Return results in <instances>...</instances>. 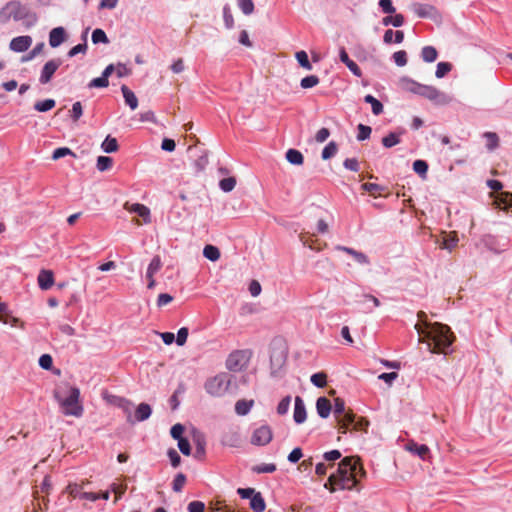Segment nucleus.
Segmentation results:
<instances>
[{
  "label": "nucleus",
  "mask_w": 512,
  "mask_h": 512,
  "mask_svg": "<svg viewBox=\"0 0 512 512\" xmlns=\"http://www.w3.org/2000/svg\"><path fill=\"white\" fill-rule=\"evenodd\" d=\"M38 285L40 289L42 290H48L50 289L54 284V275L53 272L50 270H41L38 278Z\"/></svg>",
  "instance_id": "nucleus-16"
},
{
  "label": "nucleus",
  "mask_w": 512,
  "mask_h": 512,
  "mask_svg": "<svg viewBox=\"0 0 512 512\" xmlns=\"http://www.w3.org/2000/svg\"><path fill=\"white\" fill-rule=\"evenodd\" d=\"M403 132H390L388 135L382 138V144L385 148H392L400 143V136Z\"/></svg>",
  "instance_id": "nucleus-25"
},
{
  "label": "nucleus",
  "mask_w": 512,
  "mask_h": 512,
  "mask_svg": "<svg viewBox=\"0 0 512 512\" xmlns=\"http://www.w3.org/2000/svg\"><path fill=\"white\" fill-rule=\"evenodd\" d=\"M32 44V38L28 35L18 36L11 40L9 48L14 52H24Z\"/></svg>",
  "instance_id": "nucleus-12"
},
{
  "label": "nucleus",
  "mask_w": 512,
  "mask_h": 512,
  "mask_svg": "<svg viewBox=\"0 0 512 512\" xmlns=\"http://www.w3.org/2000/svg\"><path fill=\"white\" fill-rule=\"evenodd\" d=\"M250 507L254 512H263L265 510V501L260 492H256L250 500Z\"/></svg>",
  "instance_id": "nucleus-26"
},
{
  "label": "nucleus",
  "mask_w": 512,
  "mask_h": 512,
  "mask_svg": "<svg viewBox=\"0 0 512 512\" xmlns=\"http://www.w3.org/2000/svg\"><path fill=\"white\" fill-rule=\"evenodd\" d=\"M382 24L384 26L401 27L404 24V16L402 14H387L382 19Z\"/></svg>",
  "instance_id": "nucleus-24"
},
{
  "label": "nucleus",
  "mask_w": 512,
  "mask_h": 512,
  "mask_svg": "<svg viewBox=\"0 0 512 512\" xmlns=\"http://www.w3.org/2000/svg\"><path fill=\"white\" fill-rule=\"evenodd\" d=\"M303 456L302 450L299 447L294 448L288 455V461L290 463H297Z\"/></svg>",
  "instance_id": "nucleus-63"
},
{
  "label": "nucleus",
  "mask_w": 512,
  "mask_h": 512,
  "mask_svg": "<svg viewBox=\"0 0 512 512\" xmlns=\"http://www.w3.org/2000/svg\"><path fill=\"white\" fill-rule=\"evenodd\" d=\"M335 249L338 251L346 252L347 254L351 255L354 258V260L361 265L370 264V260H369L368 256L366 254H364L363 252L357 251L350 247L341 246V245L336 246Z\"/></svg>",
  "instance_id": "nucleus-15"
},
{
  "label": "nucleus",
  "mask_w": 512,
  "mask_h": 512,
  "mask_svg": "<svg viewBox=\"0 0 512 512\" xmlns=\"http://www.w3.org/2000/svg\"><path fill=\"white\" fill-rule=\"evenodd\" d=\"M61 64L62 61L59 58L51 59L46 62L41 69L39 82L42 85L48 84L52 80L54 73L61 66Z\"/></svg>",
  "instance_id": "nucleus-9"
},
{
  "label": "nucleus",
  "mask_w": 512,
  "mask_h": 512,
  "mask_svg": "<svg viewBox=\"0 0 512 512\" xmlns=\"http://www.w3.org/2000/svg\"><path fill=\"white\" fill-rule=\"evenodd\" d=\"M55 398L59 402L62 412L66 416L81 417L84 412L83 405L80 402V390L77 387H70L68 395L61 398L57 393Z\"/></svg>",
  "instance_id": "nucleus-5"
},
{
  "label": "nucleus",
  "mask_w": 512,
  "mask_h": 512,
  "mask_svg": "<svg viewBox=\"0 0 512 512\" xmlns=\"http://www.w3.org/2000/svg\"><path fill=\"white\" fill-rule=\"evenodd\" d=\"M272 440V431L269 426L263 425L253 432L251 442L254 445L264 446Z\"/></svg>",
  "instance_id": "nucleus-10"
},
{
  "label": "nucleus",
  "mask_w": 512,
  "mask_h": 512,
  "mask_svg": "<svg viewBox=\"0 0 512 512\" xmlns=\"http://www.w3.org/2000/svg\"><path fill=\"white\" fill-rule=\"evenodd\" d=\"M357 130H358V133H357L356 138L358 141H364V140H367L370 138V135L372 132V129L370 126H367L364 124H359L357 126Z\"/></svg>",
  "instance_id": "nucleus-42"
},
{
  "label": "nucleus",
  "mask_w": 512,
  "mask_h": 512,
  "mask_svg": "<svg viewBox=\"0 0 512 512\" xmlns=\"http://www.w3.org/2000/svg\"><path fill=\"white\" fill-rule=\"evenodd\" d=\"M295 57H296V60L298 61L299 65L310 71L312 70V64L310 63L309 59H308V55L305 51L301 50V51H298L296 52L295 54Z\"/></svg>",
  "instance_id": "nucleus-37"
},
{
  "label": "nucleus",
  "mask_w": 512,
  "mask_h": 512,
  "mask_svg": "<svg viewBox=\"0 0 512 512\" xmlns=\"http://www.w3.org/2000/svg\"><path fill=\"white\" fill-rule=\"evenodd\" d=\"M378 5L382 12L385 14H394L396 11L392 0H379Z\"/></svg>",
  "instance_id": "nucleus-52"
},
{
  "label": "nucleus",
  "mask_w": 512,
  "mask_h": 512,
  "mask_svg": "<svg viewBox=\"0 0 512 512\" xmlns=\"http://www.w3.org/2000/svg\"><path fill=\"white\" fill-rule=\"evenodd\" d=\"M92 42L94 44H99V43L108 44L109 39L104 30L97 28L92 32Z\"/></svg>",
  "instance_id": "nucleus-38"
},
{
  "label": "nucleus",
  "mask_w": 512,
  "mask_h": 512,
  "mask_svg": "<svg viewBox=\"0 0 512 512\" xmlns=\"http://www.w3.org/2000/svg\"><path fill=\"white\" fill-rule=\"evenodd\" d=\"M56 102L54 99H45L43 101L36 102L34 105V109L38 112H47L54 108Z\"/></svg>",
  "instance_id": "nucleus-35"
},
{
  "label": "nucleus",
  "mask_w": 512,
  "mask_h": 512,
  "mask_svg": "<svg viewBox=\"0 0 512 512\" xmlns=\"http://www.w3.org/2000/svg\"><path fill=\"white\" fill-rule=\"evenodd\" d=\"M167 455L170 459L171 465L174 468H176L180 465L181 457L175 449H173V448L169 449L167 452Z\"/></svg>",
  "instance_id": "nucleus-58"
},
{
  "label": "nucleus",
  "mask_w": 512,
  "mask_h": 512,
  "mask_svg": "<svg viewBox=\"0 0 512 512\" xmlns=\"http://www.w3.org/2000/svg\"><path fill=\"white\" fill-rule=\"evenodd\" d=\"M44 48V43H37L35 47L25 56L22 57V62H28L34 59L37 55H39Z\"/></svg>",
  "instance_id": "nucleus-46"
},
{
  "label": "nucleus",
  "mask_w": 512,
  "mask_h": 512,
  "mask_svg": "<svg viewBox=\"0 0 512 512\" xmlns=\"http://www.w3.org/2000/svg\"><path fill=\"white\" fill-rule=\"evenodd\" d=\"M128 209L130 212L136 213L140 217H142L145 223L150 222V210L145 205L140 204V203H134Z\"/></svg>",
  "instance_id": "nucleus-22"
},
{
  "label": "nucleus",
  "mask_w": 512,
  "mask_h": 512,
  "mask_svg": "<svg viewBox=\"0 0 512 512\" xmlns=\"http://www.w3.org/2000/svg\"><path fill=\"white\" fill-rule=\"evenodd\" d=\"M39 365L45 370H49L53 365V359L49 354H43L39 358Z\"/></svg>",
  "instance_id": "nucleus-59"
},
{
  "label": "nucleus",
  "mask_w": 512,
  "mask_h": 512,
  "mask_svg": "<svg viewBox=\"0 0 512 512\" xmlns=\"http://www.w3.org/2000/svg\"><path fill=\"white\" fill-rule=\"evenodd\" d=\"M338 146L334 141L329 142L322 150L321 157L323 160H328L336 155Z\"/></svg>",
  "instance_id": "nucleus-34"
},
{
  "label": "nucleus",
  "mask_w": 512,
  "mask_h": 512,
  "mask_svg": "<svg viewBox=\"0 0 512 512\" xmlns=\"http://www.w3.org/2000/svg\"><path fill=\"white\" fill-rule=\"evenodd\" d=\"M188 333V328L186 327H182L178 330L177 336L175 337V342L178 346H183L186 343Z\"/></svg>",
  "instance_id": "nucleus-54"
},
{
  "label": "nucleus",
  "mask_w": 512,
  "mask_h": 512,
  "mask_svg": "<svg viewBox=\"0 0 512 512\" xmlns=\"http://www.w3.org/2000/svg\"><path fill=\"white\" fill-rule=\"evenodd\" d=\"M333 413L339 426V432L345 434L350 427L355 430H364L368 426V422L364 419L355 420V415L346 412L345 402L341 398L334 399Z\"/></svg>",
  "instance_id": "nucleus-4"
},
{
  "label": "nucleus",
  "mask_w": 512,
  "mask_h": 512,
  "mask_svg": "<svg viewBox=\"0 0 512 512\" xmlns=\"http://www.w3.org/2000/svg\"><path fill=\"white\" fill-rule=\"evenodd\" d=\"M121 91L125 100V103L132 109L135 110L138 107V99L136 95L126 86L121 87Z\"/></svg>",
  "instance_id": "nucleus-21"
},
{
  "label": "nucleus",
  "mask_w": 512,
  "mask_h": 512,
  "mask_svg": "<svg viewBox=\"0 0 512 512\" xmlns=\"http://www.w3.org/2000/svg\"><path fill=\"white\" fill-rule=\"evenodd\" d=\"M250 357L251 353L249 350H235L228 355L226 368L232 372H239L246 368Z\"/></svg>",
  "instance_id": "nucleus-8"
},
{
  "label": "nucleus",
  "mask_w": 512,
  "mask_h": 512,
  "mask_svg": "<svg viewBox=\"0 0 512 512\" xmlns=\"http://www.w3.org/2000/svg\"><path fill=\"white\" fill-rule=\"evenodd\" d=\"M67 155H74L73 152L67 148V147H60V148H57L54 150L53 152V155H52V159L53 160H58L60 158H63Z\"/></svg>",
  "instance_id": "nucleus-57"
},
{
  "label": "nucleus",
  "mask_w": 512,
  "mask_h": 512,
  "mask_svg": "<svg viewBox=\"0 0 512 512\" xmlns=\"http://www.w3.org/2000/svg\"><path fill=\"white\" fill-rule=\"evenodd\" d=\"M109 85V81L101 74L100 77L92 79L88 87L89 88H105Z\"/></svg>",
  "instance_id": "nucleus-50"
},
{
  "label": "nucleus",
  "mask_w": 512,
  "mask_h": 512,
  "mask_svg": "<svg viewBox=\"0 0 512 512\" xmlns=\"http://www.w3.org/2000/svg\"><path fill=\"white\" fill-rule=\"evenodd\" d=\"M178 448L182 454L189 456L191 454V446L186 438H182L178 440Z\"/></svg>",
  "instance_id": "nucleus-60"
},
{
  "label": "nucleus",
  "mask_w": 512,
  "mask_h": 512,
  "mask_svg": "<svg viewBox=\"0 0 512 512\" xmlns=\"http://www.w3.org/2000/svg\"><path fill=\"white\" fill-rule=\"evenodd\" d=\"M412 9L414 13L420 18L431 17L435 12V8L429 4L415 3L412 5Z\"/></svg>",
  "instance_id": "nucleus-19"
},
{
  "label": "nucleus",
  "mask_w": 512,
  "mask_h": 512,
  "mask_svg": "<svg viewBox=\"0 0 512 512\" xmlns=\"http://www.w3.org/2000/svg\"><path fill=\"white\" fill-rule=\"evenodd\" d=\"M152 413L151 406L147 403H140L135 410V420L142 422L147 420Z\"/></svg>",
  "instance_id": "nucleus-20"
},
{
  "label": "nucleus",
  "mask_w": 512,
  "mask_h": 512,
  "mask_svg": "<svg viewBox=\"0 0 512 512\" xmlns=\"http://www.w3.org/2000/svg\"><path fill=\"white\" fill-rule=\"evenodd\" d=\"M183 432H184V426L180 423L173 425L170 430L171 437L177 441L179 439L183 438L182 437Z\"/></svg>",
  "instance_id": "nucleus-56"
},
{
  "label": "nucleus",
  "mask_w": 512,
  "mask_h": 512,
  "mask_svg": "<svg viewBox=\"0 0 512 512\" xmlns=\"http://www.w3.org/2000/svg\"><path fill=\"white\" fill-rule=\"evenodd\" d=\"M162 267V261L158 255L154 256L149 263L146 271V278H151L160 271Z\"/></svg>",
  "instance_id": "nucleus-28"
},
{
  "label": "nucleus",
  "mask_w": 512,
  "mask_h": 512,
  "mask_svg": "<svg viewBox=\"0 0 512 512\" xmlns=\"http://www.w3.org/2000/svg\"><path fill=\"white\" fill-rule=\"evenodd\" d=\"M363 467L355 457H345L338 465L336 473L329 476L324 487L329 488L331 492L338 487L342 490H352L357 487L360 478L365 476Z\"/></svg>",
  "instance_id": "nucleus-1"
},
{
  "label": "nucleus",
  "mask_w": 512,
  "mask_h": 512,
  "mask_svg": "<svg viewBox=\"0 0 512 512\" xmlns=\"http://www.w3.org/2000/svg\"><path fill=\"white\" fill-rule=\"evenodd\" d=\"M415 325L419 334V342L426 343L432 353L446 354L453 343L454 336L447 325L435 323H423Z\"/></svg>",
  "instance_id": "nucleus-2"
},
{
  "label": "nucleus",
  "mask_w": 512,
  "mask_h": 512,
  "mask_svg": "<svg viewBox=\"0 0 512 512\" xmlns=\"http://www.w3.org/2000/svg\"><path fill=\"white\" fill-rule=\"evenodd\" d=\"M8 8L12 9V19L22 21L26 28L34 26L38 21L37 14L18 1L8 2Z\"/></svg>",
  "instance_id": "nucleus-6"
},
{
  "label": "nucleus",
  "mask_w": 512,
  "mask_h": 512,
  "mask_svg": "<svg viewBox=\"0 0 512 512\" xmlns=\"http://www.w3.org/2000/svg\"><path fill=\"white\" fill-rule=\"evenodd\" d=\"M240 10L245 15H250L254 11V3L252 0H237Z\"/></svg>",
  "instance_id": "nucleus-48"
},
{
  "label": "nucleus",
  "mask_w": 512,
  "mask_h": 512,
  "mask_svg": "<svg viewBox=\"0 0 512 512\" xmlns=\"http://www.w3.org/2000/svg\"><path fill=\"white\" fill-rule=\"evenodd\" d=\"M126 489H127L126 485H118L116 483H112L110 485V490L112 492H114L116 495L114 502H117L122 497V495L125 493Z\"/></svg>",
  "instance_id": "nucleus-55"
},
{
  "label": "nucleus",
  "mask_w": 512,
  "mask_h": 512,
  "mask_svg": "<svg viewBox=\"0 0 512 512\" xmlns=\"http://www.w3.org/2000/svg\"><path fill=\"white\" fill-rule=\"evenodd\" d=\"M67 39V33L64 27H55L49 32V45L52 48L60 46Z\"/></svg>",
  "instance_id": "nucleus-11"
},
{
  "label": "nucleus",
  "mask_w": 512,
  "mask_h": 512,
  "mask_svg": "<svg viewBox=\"0 0 512 512\" xmlns=\"http://www.w3.org/2000/svg\"><path fill=\"white\" fill-rule=\"evenodd\" d=\"M393 60L397 66H405L407 64V53L404 50L397 51L393 54Z\"/></svg>",
  "instance_id": "nucleus-53"
},
{
  "label": "nucleus",
  "mask_w": 512,
  "mask_h": 512,
  "mask_svg": "<svg viewBox=\"0 0 512 512\" xmlns=\"http://www.w3.org/2000/svg\"><path fill=\"white\" fill-rule=\"evenodd\" d=\"M230 384L231 376L227 373H220L205 383V389L212 396H222L226 393Z\"/></svg>",
  "instance_id": "nucleus-7"
},
{
  "label": "nucleus",
  "mask_w": 512,
  "mask_h": 512,
  "mask_svg": "<svg viewBox=\"0 0 512 512\" xmlns=\"http://www.w3.org/2000/svg\"><path fill=\"white\" fill-rule=\"evenodd\" d=\"M364 101L371 105L372 113L374 115H380L383 113L384 107L383 104L376 99L373 95L368 94L364 97Z\"/></svg>",
  "instance_id": "nucleus-27"
},
{
  "label": "nucleus",
  "mask_w": 512,
  "mask_h": 512,
  "mask_svg": "<svg viewBox=\"0 0 512 512\" xmlns=\"http://www.w3.org/2000/svg\"><path fill=\"white\" fill-rule=\"evenodd\" d=\"M421 57L424 62L432 63L438 57V52L433 46H425L421 50Z\"/></svg>",
  "instance_id": "nucleus-29"
},
{
  "label": "nucleus",
  "mask_w": 512,
  "mask_h": 512,
  "mask_svg": "<svg viewBox=\"0 0 512 512\" xmlns=\"http://www.w3.org/2000/svg\"><path fill=\"white\" fill-rule=\"evenodd\" d=\"M319 77L316 75H309L301 79L300 86L303 89L315 87L319 83Z\"/></svg>",
  "instance_id": "nucleus-43"
},
{
  "label": "nucleus",
  "mask_w": 512,
  "mask_h": 512,
  "mask_svg": "<svg viewBox=\"0 0 512 512\" xmlns=\"http://www.w3.org/2000/svg\"><path fill=\"white\" fill-rule=\"evenodd\" d=\"M405 449L411 452L412 454L417 455L422 460H426L430 453V449L428 448L427 445L418 444L414 441H409L405 445Z\"/></svg>",
  "instance_id": "nucleus-14"
},
{
  "label": "nucleus",
  "mask_w": 512,
  "mask_h": 512,
  "mask_svg": "<svg viewBox=\"0 0 512 512\" xmlns=\"http://www.w3.org/2000/svg\"><path fill=\"white\" fill-rule=\"evenodd\" d=\"M290 403H291V396L284 397L279 402V404L277 406V413L279 415H285L288 412V410H289Z\"/></svg>",
  "instance_id": "nucleus-51"
},
{
  "label": "nucleus",
  "mask_w": 512,
  "mask_h": 512,
  "mask_svg": "<svg viewBox=\"0 0 512 512\" xmlns=\"http://www.w3.org/2000/svg\"><path fill=\"white\" fill-rule=\"evenodd\" d=\"M236 186V179L234 177L223 178L219 182V187L223 192H230Z\"/></svg>",
  "instance_id": "nucleus-41"
},
{
  "label": "nucleus",
  "mask_w": 512,
  "mask_h": 512,
  "mask_svg": "<svg viewBox=\"0 0 512 512\" xmlns=\"http://www.w3.org/2000/svg\"><path fill=\"white\" fill-rule=\"evenodd\" d=\"M307 412L303 399L300 396L295 397L293 419L296 424H302L306 421Z\"/></svg>",
  "instance_id": "nucleus-13"
},
{
  "label": "nucleus",
  "mask_w": 512,
  "mask_h": 512,
  "mask_svg": "<svg viewBox=\"0 0 512 512\" xmlns=\"http://www.w3.org/2000/svg\"><path fill=\"white\" fill-rule=\"evenodd\" d=\"M101 149L105 153H113L118 150V143L116 138H113L111 136H107L105 140L101 144Z\"/></svg>",
  "instance_id": "nucleus-32"
},
{
  "label": "nucleus",
  "mask_w": 512,
  "mask_h": 512,
  "mask_svg": "<svg viewBox=\"0 0 512 512\" xmlns=\"http://www.w3.org/2000/svg\"><path fill=\"white\" fill-rule=\"evenodd\" d=\"M451 69L452 65L449 62H439L436 67L435 76L443 78Z\"/></svg>",
  "instance_id": "nucleus-45"
},
{
  "label": "nucleus",
  "mask_w": 512,
  "mask_h": 512,
  "mask_svg": "<svg viewBox=\"0 0 512 512\" xmlns=\"http://www.w3.org/2000/svg\"><path fill=\"white\" fill-rule=\"evenodd\" d=\"M399 83L403 90L424 97L436 104L446 105L452 101V97L445 92L434 86L418 83L409 77H402Z\"/></svg>",
  "instance_id": "nucleus-3"
},
{
  "label": "nucleus",
  "mask_w": 512,
  "mask_h": 512,
  "mask_svg": "<svg viewBox=\"0 0 512 512\" xmlns=\"http://www.w3.org/2000/svg\"><path fill=\"white\" fill-rule=\"evenodd\" d=\"M413 170L421 177H425L428 171V164L425 160H415L413 162Z\"/></svg>",
  "instance_id": "nucleus-40"
},
{
  "label": "nucleus",
  "mask_w": 512,
  "mask_h": 512,
  "mask_svg": "<svg viewBox=\"0 0 512 512\" xmlns=\"http://www.w3.org/2000/svg\"><path fill=\"white\" fill-rule=\"evenodd\" d=\"M186 482V476L183 473H178L172 483V489L175 492H181Z\"/></svg>",
  "instance_id": "nucleus-47"
},
{
  "label": "nucleus",
  "mask_w": 512,
  "mask_h": 512,
  "mask_svg": "<svg viewBox=\"0 0 512 512\" xmlns=\"http://www.w3.org/2000/svg\"><path fill=\"white\" fill-rule=\"evenodd\" d=\"M286 159L293 165H301L304 161L302 153L299 150L292 148L286 152Z\"/></svg>",
  "instance_id": "nucleus-30"
},
{
  "label": "nucleus",
  "mask_w": 512,
  "mask_h": 512,
  "mask_svg": "<svg viewBox=\"0 0 512 512\" xmlns=\"http://www.w3.org/2000/svg\"><path fill=\"white\" fill-rule=\"evenodd\" d=\"M310 381L316 387L323 388L327 384V375L323 372L314 373L311 376Z\"/></svg>",
  "instance_id": "nucleus-39"
},
{
  "label": "nucleus",
  "mask_w": 512,
  "mask_h": 512,
  "mask_svg": "<svg viewBox=\"0 0 512 512\" xmlns=\"http://www.w3.org/2000/svg\"><path fill=\"white\" fill-rule=\"evenodd\" d=\"M251 470L257 474L273 473L276 471V465L273 463H262L253 466Z\"/></svg>",
  "instance_id": "nucleus-36"
},
{
  "label": "nucleus",
  "mask_w": 512,
  "mask_h": 512,
  "mask_svg": "<svg viewBox=\"0 0 512 512\" xmlns=\"http://www.w3.org/2000/svg\"><path fill=\"white\" fill-rule=\"evenodd\" d=\"M343 166L353 172L359 171V162L356 158H347L343 162Z\"/></svg>",
  "instance_id": "nucleus-62"
},
{
  "label": "nucleus",
  "mask_w": 512,
  "mask_h": 512,
  "mask_svg": "<svg viewBox=\"0 0 512 512\" xmlns=\"http://www.w3.org/2000/svg\"><path fill=\"white\" fill-rule=\"evenodd\" d=\"M483 137L486 139V148L489 151H493L499 146V137L495 132H485Z\"/></svg>",
  "instance_id": "nucleus-31"
},
{
  "label": "nucleus",
  "mask_w": 512,
  "mask_h": 512,
  "mask_svg": "<svg viewBox=\"0 0 512 512\" xmlns=\"http://www.w3.org/2000/svg\"><path fill=\"white\" fill-rule=\"evenodd\" d=\"M188 512H204L205 504L201 501H192L187 506Z\"/></svg>",
  "instance_id": "nucleus-64"
},
{
  "label": "nucleus",
  "mask_w": 512,
  "mask_h": 512,
  "mask_svg": "<svg viewBox=\"0 0 512 512\" xmlns=\"http://www.w3.org/2000/svg\"><path fill=\"white\" fill-rule=\"evenodd\" d=\"M221 443L228 447H239L241 445V437L237 431L230 430L222 435Z\"/></svg>",
  "instance_id": "nucleus-17"
},
{
  "label": "nucleus",
  "mask_w": 512,
  "mask_h": 512,
  "mask_svg": "<svg viewBox=\"0 0 512 512\" xmlns=\"http://www.w3.org/2000/svg\"><path fill=\"white\" fill-rule=\"evenodd\" d=\"M87 43H79L68 51V57H74L79 53H86Z\"/></svg>",
  "instance_id": "nucleus-61"
},
{
  "label": "nucleus",
  "mask_w": 512,
  "mask_h": 512,
  "mask_svg": "<svg viewBox=\"0 0 512 512\" xmlns=\"http://www.w3.org/2000/svg\"><path fill=\"white\" fill-rule=\"evenodd\" d=\"M83 115V108L81 102L77 101L72 105L70 116L74 122L78 121Z\"/></svg>",
  "instance_id": "nucleus-49"
},
{
  "label": "nucleus",
  "mask_w": 512,
  "mask_h": 512,
  "mask_svg": "<svg viewBox=\"0 0 512 512\" xmlns=\"http://www.w3.org/2000/svg\"><path fill=\"white\" fill-rule=\"evenodd\" d=\"M113 163L112 158L108 156H99L97 158V164L96 167L99 171H106L111 168Z\"/></svg>",
  "instance_id": "nucleus-44"
},
{
  "label": "nucleus",
  "mask_w": 512,
  "mask_h": 512,
  "mask_svg": "<svg viewBox=\"0 0 512 512\" xmlns=\"http://www.w3.org/2000/svg\"><path fill=\"white\" fill-rule=\"evenodd\" d=\"M316 410L321 418L326 419L331 413L332 405L326 397H319L316 401Z\"/></svg>",
  "instance_id": "nucleus-18"
},
{
  "label": "nucleus",
  "mask_w": 512,
  "mask_h": 512,
  "mask_svg": "<svg viewBox=\"0 0 512 512\" xmlns=\"http://www.w3.org/2000/svg\"><path fill=\"white\" fill-rule=\"evenodd\" d=\"M253 404H254L253 400H245V399L238 400L235 404L236 414H238L240 416L247 415L250 412L251 408L253 407Z\"/></svg>",
  "instance_id": "nucleus-23"
},
{
  "label": "nucleus",
  "mask_w": 512,
  "mask_h": 512,
  "mask_svg": "<svg viewBox=\"0 0 512 512\" xmlns=\"http://www.w3.org/2000/svg\"><path fill=\"white\" fill-rule=\"evenodd\" d=\"M203 255L210 261H217L220 258V250L214 245H206L203 249Z\"/></svg>",
  "instance_id": "nucleus-33"
}]
</instances>
